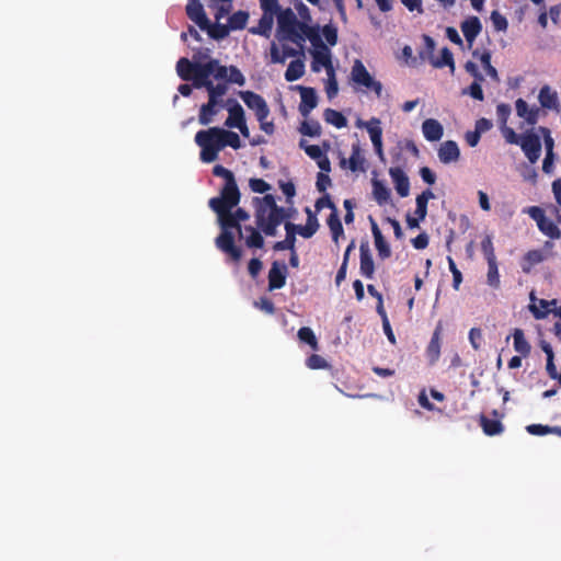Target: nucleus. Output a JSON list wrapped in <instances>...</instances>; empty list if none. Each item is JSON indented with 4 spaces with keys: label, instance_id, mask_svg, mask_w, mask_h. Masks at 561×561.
Here are the masks:
<instances>
[{
    "label": "nucleus",
    "instance_id": "nucleus-1",
    "mask_svg": "<svg viewBox=\"0 0 561 561\" xmlns=\"http://www.w3.org/2000/svg\"><path fill=\"white\" fill-rule=\"evenodd\" d=\"M214 174L226 180L220 196L209 201V206L217 214L218 224L221 228V233L216 239V245L232 260L239 261L242 254L240 249L232 245L229 227L239 220H247L249 215L241 208L233 210L239 204L240 193L232 173L221 165H216Z\"/></svg>",
    "mask_w": 561,
    "mask_h": 561
},
{
    "label": "nucleus",
    "instance_id": "nucleus-2",
    "mask_svg": "<svg viewBox=\"0 0 561 561\" xmlns=\"http://www.w3.org/2000/svg\"><path fill=\"white\" fill-rule=\"evenodd\" d=\"M191 61L186 58H181L176 65V72L183 80H191L195 88H205L207 90L209 100L206 104L202 105L198 121L202 125H208L222 108H226V103L221 98L227 93V84L206 80L205 77H199L193 71L191 72Z\"/></svg>",
    "mask_w": 561,
    "mask_h": 561
},
{
    "label": "nucleus",
    "instance_id": "nucleus-3",
    "mask_svg": "<svg viewBox=\"0 0 561 561\" xmlns=\"http://www.w3.org/2000/svg\"><path fill=\"white\" fill-rule=\"evenodd\" d=\"M320 34L318 24H310L298 19L291 9L283 10L277 15L276 39L291 42L302 48L306 41H316Z\"/></svg>",
    "mask_w": 561,
    "mask_h": 561
},
{
    "label": "nucleus",
    "instance_id": "nucleus-4",
    "mask_svg": "<svg viewBox=\"0 0 561 561\" xmlns=\"http://www.w3.org/2000/svg\"><path fill=\"white\" fill-rule=\"evenodd\" d=\"M195 142L201 148V160L206 163L217 160L220 150L227 146L233 149H239L242 146L237 133L221 127L199 130L195 135Z\"/></svg>",
    "mask_w": 561,
    "mask_h": 561
},
{
    "label": "nucleus",
    "instance_id": "nucleus-5",
    "mask_svg": "<svg viewBox=\"0 0 561 561\" xmlns=\"http://www.w3.org/2000/svg\"><path fill=\"white\" fill-rule=\"evenodd\" d=\"M191 72L193 71L197 76L205 77L206 80H213L214 83L222 82L226 84L225 81L243 85L245 83V78L241 73V71L234 67H225L219 64L218 60L211 59L207 62H202L194 60L191 61Z\"/></svg>",
    "mask_w": 561,
    "mask_h": 561
},
{
    "label": "nucleus",
    "instance_id": "nucleus-6",
    "mask_svg": "<svg viewBox=\"0 0 561 561\" xmlns=\"http://www.w3.org/2000/svg\"><path fill=\"white\" fill-rule=\"evenodd\" d=\"M256 208V221L259 227L268 236H274L276 228L285 218L284 210L276 206L272 195L254 199Z\"/></svg>",
    "mask_w": 561,
    "mask_h": 561
},
{
    "label": "nucleus",
    "instance_id": "nucleus-7",
    "mask_svg": "<svg viewBox=\"0 0 561 561\" xmlns=\"http://www.w3.org/2000/svg\"><path fill=\"white\" fill-rule=\"evenodd\" d=\"M239 96L244 104L253 111L261 130L266 135H273L275 131V125L268 119L270 108L266 101L260 94L252 91H240Z\"/></svg>",
    "mask_w": 561,
    "mask_h": 561
},
{
    "label": "nucleus",
    "instance_id": "nucleus-8",
    "mask_svg": "<svg viewBox=\"0 0 561 561\" xmlns=\"http://www.w3.org/2000/svg\"><path fill=\"white\" fill-rule=\"evenodd\" d=\"M351 79L353 83L362 91H371L378 98L382 93V84L376 80L364 66V64L356 59L352 66Z\"/></svg>",
    "mask_w": 561,
    "mask_h": 561
},
{
    "label": "nucleus",
    "instance_id": "nucleus-9",
    "mask_svg": "<svg viewBox=\"0 0 561 561\" xmlns=\"http://www.w3.org/2000/svg\"><path fill=\"white\" fill-rule=\"evenodd\" d=\"M310 54L312 56V70L314 72H320L322 69H324L327 73L334 71L332 64V53L330 48L322 43L320 34L316 37V41L310 42Z\"/></svg>",
    "mask_w": 561,
    "mask_h": 561
},
{
    "label": "nucleus",
    "instance_id": "nucleus-10",
    "mask_svg": "<svg viewBox=\"0 0 561 561\" xmlns=\"http://www.w3.org/2000/svg\"><path fill=\"white\" fill-rule=\"evenodd\" d=\"M541 140H543V137L540 133V127L520 136L519 146L531 163L537 162L540 158Z\"/></svg>",
    "mask_w": 561,
    "mask_h": 561
},
{
    "label": "nucleus",
    "instance_id": "nucleus-11",
    "mask_svg": "<svg viewBox=\"0 0 561 561\" xmlns=\"http://www.w3.org/2000/svg\"><path fill=\"white\" fill-rule=\"evenodd\" d=\"M529 299L530 304L528 308L536 319H543L549 313H553L556 317L561 319V306H558V301L556 299H540L537 298L534 293L530 294Z\"/></svg>",
    "mask_w": 561,
    "mask_h": 561
},
{
    "label": "nucleus",
    "instance_id": "nucleus-12",
    "mask_svg": "<svg viewBox=\"0 0 561 561\" xmlns=\"http://www.w3.org/2000/svg\"><path fill=\"white\" fill-rule=\"evenodd\" d=\"M382 123L381 119L373 116L370 124L366 129L368 137L371 141L374 151L380 161H385L383 140H382Z\"/></svg>",
    "mask_w": 561,
    "mask_h": 561
},
{
    "label": "nucleus",
    "instance_id": "nucleus-13",
    "mask_svg": "<svg viewBox=\"0 0 561 561\" xmlns=\"http://www.w3.org/2000/svg\"><path fill=\"white\" fill-rule=\"evenodd\" d=\"M340 167L352 172L365 171V157L358 144L352 146V152L348 159L344 157L340 158Z\"/></svg>",
    "mask_w": 561,
    "mask_h": 561
},
{
    "label": "nucleus",
    "instance_id": "nucleus-14",
    "mask_svg": "<svg viewBox=\"0 0 561 561\" xmlns=\"http://www.w3.org/2000/svg\"><path fill=\"white\" fill-rule=\"evenodd\" d=\"M300 51L288 46L285 42H273L270 49V58L273 64H284L287 58L299 55Z\"/></svg>",
    "mask_w": 561,
    "mask_h": 561
},
{
    "label": "nucleus",
    "instance_id": "nucleus-15",
    "mask_svg": "<svg viewBox=\"0 0 561 561\" xmlns=\"http://www.w3.org/2000/svg\"><path fill=\"white\" fill-rule=\"evenodd\" d=\"M300 147L305 150V152L317 162L319 169L324 172L331 171V163L325 153L321 149V147L317 145H309L306 140L300 141Z\"/></svg>",
    "mask_w": 561,
    "mask_h": 561
},
{
    "label": "nucleus",
    "instance_id": "nucleus-16",
    "mask_svg": "<svg viewBox=\"0 0 561 561\" xmlns=\"http://www.w3.org/2000/svg\"><path fill=\"white\" fill-rule=\"evenodd\" d=\"M437 157L444 164L456 163L460 159V149L456 141L446 140L437 149Z\"/></svg>",
    "mask_w": 561,
    "mask_h": 561
},
{
    "label": "nucleus",
    "instance_id": "nucleus-17",
    "mask_svg": "<svg viewBox=\"0 0 561 561\" xmlns=\"http://www.w3.org/2000/svg\"><path fill=\"white\" fill-rule=\"evenodd\" d=\"M242 220H239L237 222H234L232 226L229 227V232L232 237V245L238 249L236 245H234V236H233V232H232V229H237L238 233L244 238L245 240V243L248 247L250 248H262L263 247V238L261 237V234L254 230L252 227H247L244 229V232L241 231L240 227H239V224L241 222Z\"/></svg>",
    "mask_w": 561,
    "mask_h": 561
},
{
    "label": "nucleus",
    "instance_id": "nucleus-18",
    "mask_svg": "<svg viewBox=\"0 0 561 561\" xmlns=\"http://www.w3.org/2000/svg\"><path fill=\"white\" fill-rule=\"evenodd\" d=\"M226 110L228 117L225 126L228 128H236L245 122V113L242 106L236 100H228L226 102Z\"/></svg>",
    "mask_w": 561,
    "mask_h": 561
},
{
    "label": "nucleus",
    "instance_id": "nucleus-19",
    "mask_svg": "<svg viewBox=\"0 0 561 561\" xmlns=\"http://www.w3.org/2000/svg\"><path fill=\"white\" fill-rule=\"evenodd\" d=\"M515 110L517 116L523 118L529 125H535L539 119L540 108L536 105H529L523 99L516 100Z\"/></svg>",
    "mask_w": 561,
    "mask_h": 561
},
{
    "label": "nucleus",
    "instance_id": "nucleus-20",
    "mask_svg": "<svg viewBox=\"0 0 561 561\" xmlns=\"http://www.w3.org/2000/svg\"><path fill=\"white\" fill-rule=\"evenodd\" d=\"M297 90L300 92L299 111L302 116L307 117L310 112L317 106L318 98L314 89L298 85Z\"/></svg>",
    "mask_w": 561,
    "mask_h": 561
},
{
    "label": "nucleus",
    "instance_id": "nucleus-21",
    "mask_svg": "<svg viewBox=\"0 0 561 561\" xmlns=\"http://www.w3.org/2000/svg\"><path fill=\"white\" fill-rule=\"evenodd\" d=\"M421 130L423 137L430 142L439 141L444 136V127L440 122L435 118H426L423 121Z\"/></svg>",
    "mask_w": 561,
    "mask_h": 561
},
{
    "label": "nucleus",
    "instance_id": "nucleus-22",
    "mask_svg": "<svg viewBox=\"0 0 561 561\" xmlns=\"http://www.w3.org/2000/svg\"><path fill=\"white\" fill-rule=\"evenodd\" d=\"M389 175L397 193L401 197H407L410 194V181L405 172L400 168H390Z\"/></svg>",
    "mask_w": 561,
    "mask_h": 561
},
{
    "label": "nucleus",
    "instance_id": "nucleus-23",
    "mask_svg": "<svg viewBox=\"0 0 561 561\" xmlns=\"http://www.w3.org/2000/svg\"><path fill=\"white\" fill-rule=\"evenodd\" d=\"M307 214L308 220L305 226H295L293 224H286V230L288 234L297 232L304 238H310L316 233L319 227L317 218L312 215L309 208L307 209Z\"/></svg>",
    "mask_w": 561,
    "mask_h": 561
},
{
    "label": "nucleus",
    "instance_id": "nucleus-24",
    "mask_svg": "<svg viewBox=\"0 0 561 561\" xmlns=\"http://www.w3.org/2000/svg\"><path fill=\"white\" fill-rule=\"evenodd\" d=\"M186 13L188 18L195 22L202 30L208 28V19L204 12L202 3L197 0H192L186 5Z\"/></svg>",
    "mask_w": 561,
    "mask_h": 561
},
{
    "label": "nucleus",
    "instance_id": "nucleus-25",
    "mask_svg": "<svg viewBox=\"0 0 561 561\" xmlns=\"http://www.w3.org/2000/svg\"><path fill=\"white\" fill-rule=\"evenodd\" d=\"M540 133L543 137V145L546 148V157L543 159L542 163V170L546 173H551L553 170V163H554V154H553V139L550 135L549 129L545 127H540Z\"/></svg>",
    "mask_w": 561,
    "mask_h": 561
},
{
    "label": "nucleus",
    "instance_id": "nucleus-26",
    "mask_svg": "<svg viewBox=\"0 0 561 561\" xmlns=\"http://www.w3.org/2000/svg\"><path fill=\"white\" fill-rule=\"evenodd\" d=\"M482 30V24L477 16H469L461 23V32L471 47Z\"/></svg>",
    "mask_w": 561,
    "mask_h": 561
},
{
    "label": "nucleus",
    "instance_id": "nucleus-27",
    "mask_svg": "<svg viewBox=\"0 0 561 561\" xmlns=\"http://www.w3.org/2000/svg\"><path fill=\"white\" fill-rule=\"evenodd\" d=\"M371 187L373 197L379 206H383L391 202V192L383 181L373 178Z\"/></svg>",
    "mask_w": 561,
    "mask_h": 561
},
{
    "label": "nucleus",
    "instance_id": "nucleus-28",
    "mask_svg": "<svg viewBox=\"0 0 561 561\" xmlns=\"http://www.w3.org/2000/svg\"><path fill=\"white\" fill-rule=\"evenodd\" d=\"M538 101L543 108L548 110H554L559 105L558 93L548 85L540 89Z\"/></svg>",
    "mask_w": 561,
    "mask_h": 561
},
{
    "label": "nucleus",
    "instance_id": "nucleus-29",
    "mask_svg": "<svg viewBox=\"0 0 561 561\" xmlns=\"http://www.w3.org/2000/svg\"><path fill=\"white\" fill-rule=\"evenodd\" d=\"M440 333L442 324L438 323L426 348V355L431 363H435L440 356Z\"/></svg>",
    "mask_w": 561,
    "mask_h": 561
},
{
    "label": "nucleus",
    "instance_id": "nucleus-30",
    "mask_svg": "<svg viewBox=\"0 0 561 561\" xmlns=\"http://www.w3.org/2000/svg\"><path fill=\"white\" fill-rule=\"evenodd\" d=\"M512 337L515 352L524 357L528 356L530 354L531 346L526 340L524 331L522 329H514Z\"/></svg>",
    "mask_w": 561,
    "mask_h": 561
},
{
    "label": "nucleus",
    "instance_id": "nucleus-31",
    "mask_svg": "<svg viewBox=\"0 0 561 561\" xmlns=\"http://www.w3.org/2000/svg\"><path fill=\"white\" fill-rule=\"evenodd\" d=\"M207 7L215 12V19L219 22L232 9V0H208Z\"/></svg>",
    "mask_w": 561,
    "mask_h": 561
},
{
    "label": "nucleus",
    "instance_id": "nucleus-32",
    "mask_svg": "<svg viewBox=\"0 0 561 561\" xmlns=\"http://www.w3.org/2000/svg\"><path fill=\"white\" fill-rule=\"evenodd\" d=\"M323 118L328 124L339 129L344 128L347 125L346 117L341 112L332 108H327L323 112Z\"/></svg>",
    "mask_w": 561,
    "mask_h": 561
},
{
    "label": "nucleus",
    "instance_id": "nucleus-33",
    "mask_svg": "<svg viewBox=\"0 0 561 561\" xmlns=\"http://www.w3.org/2000/svg\"><path fill=\"white\" fill-rule=\"evenodd\" d=\"M431 64L436 68H443L445 66H448L451 72H454L455 70L453 54L446 47L440 50L438 57L431 58Z\"/></svg>",
    "mask_w": 561,
    "mask_h": 561
},
{
    "label": "nucleus",
    "instance_id": "nucleus-34",
    "mask_svg": "<svg viewBox=\"0 0 561 561\" xmlns=\"http://www.w3.org/2000/svg\"><path fill=\"white\" fill-rule=\"evenodd\" d=\"M328 226L331 230L333 241L339 243L340 238L344 236V230L337 216L336 209H333V211L330 214L328 218Z\"/></svg>",
    "mask_w": 561,
    "mask_h": 561
},
{
    "label": "nucleus",
    "instance_id": "nucleus-35",
    "mask_svg": "<svg viewBox=\"0 0 561 561\" xmlns=\"http://www.w3.org/2000/svg\"><path fill=\"white\" fill-rule=\"evenodd\" d=\"M270 289H278L285 285V274L276 263L273 264L268 273Z\"/></svg>",
    "mask_w": 561,
    "mask_h": 561
},
{
    "label": "nucleus",
    "instance_id": "nucleus-36",
    "mask_svg": "<svg viewBox=\"0 0 561 561\" xmlns=\"http://www.w3.org/2000/svg\"><path fill=\"white\" fill-rule=\"evenodd\" d=\"M435 196L432 191H424L422 194L416 196V209L414 211L415 216L419 218H425L427 214V203L430 199H433Z\"/></svg>",
    "mask_w": 561,
    "mask_h": 561
},
{
    "label": "nucleus",
    "instance_id": "nucleus-37",
    "mask_svg": "<svg viewBox=\"0 0 561 561\" xmlns=\"http://www.w3.org/2000/svg\"><path fill=\"white\" fill-rule=\"evenodd\" d=\"M305 73V64L301 59L291 61L285 72V79L289 82L300 79Z\"/></svg>",
    "mask_w": 561,
    "mask_h": 561
},
{
    "label": "nucleus",
    "instance_id": "nucleus-38",
    "mask_svg": "<svg viewBox=\"0 0 561 561\" xmlns=\"http://www.w3.org/2000/svg\"><path fill=\"white\" fill-rule=\"evenodd\" d=\"M545 260V255L540 250L529 251L524 257L523 270L529 272L531 267Z\"/></svg>",
    "mask_w": 561,
    "mask_h": 561
},
{
    "label": "nucleus",
    "instance_id": "nucleus-39",
    "mask_svg": "<svg viewBox=\"0 0 561 561\" xmlns=\"http://www.w3.org/2000/svg\"><path fill=\"white\" fill-rule=\"evenodd\" d=\"M486 283L494 289L500 288L501 280L496 262L488 263Z\"/></svg>",
    "mask_w": 561,
    "mask_h": 561
},
{
    "label": "nucleus",
    "instance_id": "nucleus-40",
    "mask_svg": "<svg viewBox=\"0 0 561 561\" xmlns=\"http://www.w3.org/2000/svg\"><path fill=\"white\" fill-rule=\"evenodd\" d=\"M481 425L486 435H497L503 431V425L499 420L481 417Z\"/></svg>",
    "mask_w": 561,
    "mask_h": 561
},
{
    "label": "nucleus",
    "instance_id": "nucleus-41",
    "mask_svg": "<svg viewBox=\"0 0 561 561\" xmlns=\"http://www.w3.org/2000/svg\"><path fill=\"white\" fill-rule=\"evenodd\" d=\"M298 337L301 342H305L308 345H310V347L312 350H314V351L318 350V340H317L313 331L310 328L304 327V328L299 329Z\"/></svg>",
    "mask_w": 561,
    "mask_h": 561
},
{
    "label": "nucleus",
    "instance_id": "nucleus-42",
    "mask_svg": "<svg viewBox=\"0 0 561 561\" xmlns=\"http://www.w3.org/2000/svg\"><path fill=\"white\" fill-rule=\"evenodd\" d=\"M480 62L486 72V75L492 78L494 81H499V76L496 69L491 65V55L488 51L482 53L479 56Z\"/></svg>",
    "mask_w": 561,
    "mask_h": 561
},
{
    "label": "nucleus",
    "instance_id": "nucleus-43",
    "mask_svg": "<svg viewBox=\"0 0 561 561\" xmlns=\"http://www.w3.org/2000/svg\"><path fill=\"white\" fill-rule=\"evenodd\" d=\"M539 230L549 238L556 239L560 237V230L552 220L546 218L538 226Z\"/></svg>",
    "mask_w": 561,
    "mask_h": 561
},
{
    "label": "nucleus",
    "instance_id": "nucleus-44",
    "mask_svg": "<svg viewBox=\"0 0 561 561\" xmlns=\"http://www.w3.org/2000/svg\"><path fill=\"white\" fill-rule=\"evenodd\" d=\"M299 130L302 135L318 137L321 134V126L316 121H305Z\"/></svg>",
    "mask_w": 561,
    "mask_h": 561
},
{
    "label": "nucleus",
    "instance_id": "nucleus-45",
    "mask_svg": "<svg viewBox=\"0 0 561 561\" xmlns=\"http://www.w3.org/2000/svg\"><path fill=\"white\" fill-rule=\"evenodd\" d=\"M374 261L368 253L362 252L360 254V272L362 274L370 278L374 274Z\"/></svg>",
    "mask_w": 561,
    "mask_h": 561
},
{
    "label": "nucleus",
    "instance_id": "nucleus-46",
    "mask_svg": "<svg viewBox=\"0 0 561 561\" xmlns=\"http://www.w3.org/2000/svg\"><path fill=\"white\" fill-rule=\"evenodd\" d=\"M327 80H325V93L329 99H333L337 95L339 92V85L335 78V71L327 73Z\"/></svg>",
    "mask_w": 561,
    "mask_h": 561
},
{
    "label": "nucleus",
    "instance_id": "nucleus-47",
    "mask_svg": "<svg viewBox=\"0 0 561 561\" xmlns=\"http://www.w3.org/2000/svg\"><path fill=\"white\" fill-rule=\"evenodd\" d=\"M323 37L330 46H334L337 42L336 28L332 25H325L320 28V38Z\"/></svg>",
    "mask_w": 561,
    "mask_h": 561
},
{
    "label": "nucleus",
    "instance_id": "nucleus-48",
    "mask_svg": "<svg viewBox=\"0 0 561 561\" xmlns=\"http://www.w3.org/2000/svg\"><path fill=\"white\" fill-rule=\"evenodd\" d=\"M481 249L488 263L496 262L493 242L490 237H485L481 242Z\"/></svg>",
    "mask_w": 561,
    "mask_h": 561
},
{
    "label": "nucleus",
    "instance_id": "nucleus-49",
    "mask_svg": "<svg viewBox=\"0 0 561 561\" xmlns=\"http://www.w3.org/2000/svg\"><path fill=\"white\" fill-rule=\"evenodd\" d=\"M494 28L499 32H505L507 30L508 23L504 15H502L499 11H493L490 16Z\"/></svg>",
    "mask_w": 561,
    "mask_h": 561
},
{
    "label": "nucleus",
    "instance_id": "nucleus-50",
    "mask_svg": "<svg viewBox=\"0 0 561 561\" xmlns=\"http://www.w3.org/2000/svg\"><path fill=\"white\" fill-rule=\"evenodd\" d=\"M295 10L297 12L296 15L298 16L299 20L313 24L310 10L305 3H302L301 1H296Z\"/></svg>",
    "mask_w": 561,
    "mask_h": 561
},
{
    "label": "nucleus",
    "instance_id": "nucleus-51",
    "mask_svg": "<svg viewBox=\"0 0 561 561\" xmlns=\"http://www.w3.org/2000/svg\"><path fill=\"white\" fill-rule=\"evenodd\" d=\"M307 367L310 369H325L329 367L327 360L320 355L313 354L311 355L307 362Z\"/></svg>",
    "mask_w": 561,
    "mask_h": 561
},
{
    "label": "nucleus",
    "instance_id": "nucleus-52",
    "mask_svg": "<svg viewBox=\"0 0 561 561\" xmlns=\"http://www.w3.org/2000/svg\"><path fill=\"white\" fill-rule=\"evenodd\" d=\"M375 247L380 257L387 259L390 256L391 250L383 237L375 239Z\"/></svg>",
    "mask_w": 561,
    "mask_h": 561
},
{
    "label": "nucleus",
    "instance_id": "nucleus-53",
    "mask_svg": "<svg viewBox=\"0 0 561 561\" xmlns=\"http://www.w3.org/2000/svg\"><path fill=\"white\" fill-rule=\"evenodd\" d=\"M249 185L255 193L263 194L271 190V185L262 179H251Z\"/></svg>",
    "mask_w": 561,
    "mask_h": 561
},
{
    "label": "nucleus",
    "instance_id": "nucleus-54",
    "mask_svg": "<svg viewBox=\"0 0 561 561\" xmlns=\"http://www.w3.org/2000/svg\"><path fill=\"white\" fill-rule=\"evenodd\" d=\"M526 431L531 435L543 436L552 433V427L541 424H531L526 427Z\"/></svg>",
    "mask_w": 561,
    "mask_h": 561
},
{
    "label": "nucleus",
    "instance_id": "nucleus-55",
    "mask_svg": "<svg viewBox=\"0 0 561 561\" xmlns=\"http://www.w3.org/2000/svg\"><path fill=\"white\" fill-rule=\"evenodd\" d=\"M447 261H448L449 270L453 273V277H454L453 286H454L455 289H458L459 286H460V283L462 280L461 273L457 268L454 260L450 256L447 257Z\"/></svg>",
    "mask_w": 561,
    "mask_h": 561
},
{
    "label": "nucleus",
    "instance_id": "nucleus-56",
    "mask_svg": "<svg viewBox=\"0 0 561 561\" xmlns=\"http://www.w3.org/2000/svg\"><path fill=\"white\" fill-rule=\"evenodd\" d=\"M526 213L537 222V226L547 218L543 210L538 206L528 207Z\"/></svg>",
    "mask_w": 561,
    "mask_h": 561
},
{
    "label": "nucleus",
    "instance_id": "nucleus-57",
    "mask_svg": "<svg viewBox=\"0 0 561 561\" xmlns=\"http://www.w3.org/2000/svg\"><path fill=\"white\" fill-rule=\"evenodd\" d=\"M468 337H469L471 346L474 350H479L480 346H481V340H482V332H481V330L478 329V328H472L469 331V336Z\"/></svg>",
    "mask_w": 561,
    "mask_h": 561
},
{
    "label": "nucleus",
    "instance_id": "nucleus-58",
    "mask_svg": "<svg viewBox=\"0 0 561 561\" xmlns=\"http://www.w3.org/2000/svg\"><path fill=\"white\" fill-rule=\"evenodd\" d=\"M331 184L329 172L321 171L317 176V187L320 192H324Z\"/></svg>",
    "mask_w": 561,
    "mask_h": 561
},
{
    "label": "nucleus",
    "instance_id": "nucleus-59",
    "mask_svg": "<svg viewBox=\"0 0 561 561\" xmlns=\"http://www.w3.org/2000/svg\"><path fill=\"white\" fill-rule=\"evenodd\" d=\"M463 93H468L476 100H483V92L480 85V81H474Z\"/></svg>",
    "mask_w": 561,
    "mask_h": 561
},
{
    "label": "nucleus",
    "instance_id": "nucleus-60",
    "mask_svg": "<svg viewBox=\"0 0 561 561\" xmlns=\"http://www.w3.org/2000/svg\"><path fill=\"white\" fill-rule=\"evenodd\" d=\"M410 12L423 13L422 0H400Z\"/></svg>",
    "mask_w": 561,
    "mask_h": 561
},
{
    "label": "nucleus",
    "instance_id": "nucleus-61",
    "mask_svg": "<svg viewBox=\"0 0 561 561\" xmlns=\"http://www.w3.org/2000/svg\"><path fill=\"white\" fill-rule=\"evenodd\" d=\"M248 14L244 12H238L230 19V25L234 28L243 27L247 23Z\"/></svg>",
    "mask_w": 561,
    "mask_h": 561
},
{
    "label": "nucleus",
    "instance_id": "nucleus-62",
    "mask_svg": "<svg viewBox=\"0 0 561 561\" xmlns=\"http://www.w3.org/2000/svg\"><path fill=\"white\" fill-rule=\"evenodd\" d=\"M502 133L507 142L516 145L520 144V136H517L512 128L504 126L502 128Z\"/></svg>",
    "mask_w": 561,
    "mask_h": 561
},
{
    "label": "nucleus",
    "instance_id": "nucleus-63",
    "mask_svg": "<svg viewBox=\"0 0 561 561\" xmlns=\"http://www.w3.org/2000/svg\"><path fill=\"white\" fill-rule=\"evenodd\" d=\"M420 175L424 182L427 184H434L436 181L435 173L427 167H423L420 170Z\"/></svg>",
    "mask_w": 561,
    "mask_h": 561
},
{
    "label": "nucleus",
    "instance_id": "nucleus-64",
    "mask_svg": "<svg viewBox=\"0 0 561 561\" xmlns=\"http://www.w3.org/2000/svg\"><path fill=\"white\" fill-rule=\"evenodd\" d=\"M480 137L481 134L476 129L472 131H467L465 135V139L470 147H476L479 144Z\"/></svg>",
    "mask_w": 561,
    "mask_h": 561
}]
</instances>
